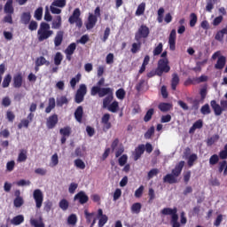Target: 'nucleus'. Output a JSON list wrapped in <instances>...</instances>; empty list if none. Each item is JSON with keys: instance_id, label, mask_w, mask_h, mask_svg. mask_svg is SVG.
Returning a JSON list of instances; mask_svg holds the SVG:
<instances>
[{"instance_id": "obj_16", "label": "nucleus", "mask_w": 227, "mask_h": 227, "mask_svg": "<svg viewBox=\"0 0 227 227\" xmlns=\"http://www.w3.org/2000/svg\"><path fill=\"white\" fill-rule=\"evenodd\" d=\"M184 166H185V161L181 160L179 161L176 167L172 169V175L178 178L179 175H182V169H184Z\"/></svg>"}, {"instance_id": "obj_9", "label": "nucleus", "mask_w": 227, "mask_h": 227, "mask_svg": "<svg viewBox=\"0 0 227 227\" xmlns=\"http://www.w3.org/2000/svg\"><path fill=\"white\" fill-rule=\"evenodd\" d=\"M33 198L35 201V207L42 208V205H43V192H42V190L35 189L33 192Z\"/></svg>"}, {"instance_id": "obj_4", "label": "nucleus", "mask_w": 227, "mask_h": 227, "mask_svg": "<svg viewBox=\"0 0 227 227\" xmlns=\"http://www.w3.org/2000/svg\"><path fill=\"white\" fill-rule=\"evenodd\" d=\"M210 106L214 110L215 116H221V114H223V111H227V100H221L220 106L217 104V101L212 100L210 102Z\"/></svg>"}, {"instance_id": "obj_52", "label": "nucleus", "mask_w": 227, "mask_h": 227, "mask_svg": "<svg viewBox=\"0 0 227 227\" xmlns=\"http://www.w3.org/2000/svg\"><path fill=\"white\" fill-rule=\"evenodd\" d=\"M155 113V110L153 108H150L145 115L144 116V121H145V123H148V121H150V120H152V116H153V114Z\"/></svg>"}, {"instance_id": "obj_23", "label": "nucleus", "mask_w": 227, "mask_h": 227, "mask_svg": "<svg viewBox=\"0 0 227 227\" xmlns=\"http://www.w3.org/2000/svg\"><path fill=\"white\" fill-rule=\"evenodd\" d=\"M16 194V198L14 199L13 204L14 207H16V208H20V207H22V205H24V199H22V197H20V192L17 191L15 192Z\"/></svg>"}, {"instance_id": "obj_26", "label": "nucleus", "mask_w": 227, "mask_h": 227, "mask_svg": "<svg viewBox=\"0 0 227 227\" xmlns=\"http://www.w3.org/2000/svg\"><path fill=\"white\" fill-rule=\"evenodd\" d=\"M142 45H143V43L141 42V40L136 41V43H133L131 44L130 52H132V54H137V52L141 51Z\"/></svg>"}, {"instance_id": "obj_46", "label": "nucleus", "mask_w": 227, "mask_h": 227, "mask_svg": "<svg viewBox=\"0 0 227 227\" xmlns=\"http://www.w3.org/2000/svg\"><path fill=\"white\" fill-rule=\"evenodd\" d=\"M84 215H85L86 223L88 224L91 223L92 220L95 219V213H90L88 212V209L84 210Z\"/></svg>"}, {"instance_id": "obj_36", "label": "nucleus", "mask_w": 227, "mask_h": 227, "mask_svg": "<svg viewBox=\"0 0 227 227\" xmlns=\"http://www.w3.org/2000/svg\"><path fill=\"white\" fill-rule=\"evenodd\" d=\"M150 63V55H145L142 63V66L138 71V74H144L145 70H146V66Z\"/></svg>"}, {"instance_id": "obj_3", "label": "nucleus", "mask_w": 227, "mask_h": 227, "mask_svg": "<svg viewBox=\"0 0 227 227\" xmlns=\"http://www.w3.org/2000/svg\"><path fill=\"white\" fill-rule=\"evenodd\" d=\"M158 77H162V74H168L171 70L169 67V59H160L158 60V66L156 67Z\"/></svg>"}, {"instance_id": "obj_44", "label": "nucleus", "mask_w": 227, "mask_h": 227, "mask_svg": "<svg viewBox=\"0 0 227 227\" xmlns=\"http://www.w3.org/2000/svg\"><path fill=\"white\" fill-rule=\"evenodd\" d=\"M34 17L35 20H42V17H43V8L39 7L35 11Z\"/></svg>"}, {"instance_id": "obj_55", "label": "nucleus", "mask_w": 227, "mask_h": 227, "mask_svg": "<svg viewBox=\"0 0 227 227\" xmlns=\"http://www.w3.org/2000/svg\"><path fill=\"white\" fill-rule=\"evenodd\" d=\"M74 166L78 169H86V163L81 159L74 160Z\"/></svg>"}, {"instance_id": "obj_7", "label": "nucleus", "mask_w": 227, "mask_h": 227, "mask_svg": "<svg viewBox=\"0 0 227 227\" xmlns=\"http://www.w3.org/2000/svg\"><path fill=\"white\" fill-rule=\"evenodd\" d=\"M87 93L88 87H86V84H81L74 96V102H76V104L84 102V97H86Z\"/></svg>"}, {"instance_id": "obj_18", "label": "nucleus", "mask_w": 227, "mask_h": 227, "mask_svg": "<svg viewBox=\"0 0 227 227\" xmlns=\"http://www.w3.org/2000/svg\"><path fill=\"white\" fill-rule=\"evenodd\" d=\"M65 35V32L63 30H59L57 32V35L54 38V45L55 47H59L61 43H63V36Z\"/></svg>"}, {"instance_id": "obj_58", "label": "nucleus", "mask_w": 227, "mask_h": 227, "mask_svg": "<svg viewBox=\"0 0 227 227\" xmlns=\"http://www.w3.org/2000/svg\"><path fill=\"white\" fill-rule=\"evenodd\" d=\"M81 73H78L75 77L72 78L70 81V85L73 88H75V86L77 85V82H79V81H81Z\"/></svg>"}, {"instance_id": "obj_30", "label": "nucleus", "mask_w": 227, "mask_h": 227, "mask_svg": "<svg viewBox=\"0 0 227 227\" xmlns=\"http://www.w3.org/2000/svg\"><path fill=\"white\" fill-rule=\"evenodd\" d=\"M13 0H8L4 5V13L13 14Z\"/></svg>"}, {"instance_id": "obj_37", "label": "nucleus", "mask_w": 227, "mask_h": 227, "mask_svg": "<svg viewBox=\"0 0 227 227\" xmlns=\"http://www.w3.org/2000/svg\"><path fill=\"white\" fill-rule=\"evenodd\" d=\"M219 159H221L220 153L218 154H213L209 158V166H215L219 164Z\"/></svg>"}, {"instance_id": "obj_31", "label": "nucleus", "mask_w": 227, "mask_h": 227, "mask_svg": "<svg viewBox=\"0 0 227 227\" xmlns=\"http://www.w3.org/2000/svg\"><path fill=\"white\" fill-rule=\"evenodd\" d=\"M110 113H118V110L120 109V103L118 101L114 100L110 105H108L107 108Z\"/></svg>"}, {"instance_id": "obj_35", "label": "nucleus", "mask_w": 227, "mask_h": 227, "mask_svg": "<svg viewBox=\"0 0 227 227\" xmlns=\"http://www.w3.org/2000/svg\"><path fill=\"white\" fill-rule=\"evenodd\" d=\"M61 24V16H57L51 23V29H60Z\"/></svg>"}, {"instance_id": "obj_53", "label": "nucleus", "mask_w": 227, "mask_h": 227, "mask_svg": "<svg viewBox=\"0 0 227 227\" xmlns=\"http://www.w3.org/2000/svg\"><path fill=\"white\" fill-rule=\"evenodd\" d=\"M215 3H217V0H207V5H206V12L212 13V10H213Z\"/></svg>"}, {"instance_id": "obj_19", "label": "nucleus", "mask_w": 227, "mask_h": 227, "mask_svg": "<svg viewBox=\"0 0 227 227\" xmlns=\"http://www.w3.org/2000/svg\"><path fill=\"white\" fill-rule=\"evenodd\" d=\"M84 114V110L82 106H78L74 111V118L78 123H82V115Z\"/></svg>"}, {"instance_id": "obj_21", "label": "nucleus", "mask_w": 227, "mask_h": 227, "mask_svg": "<svg viewBox=\"0 0 227 227\" xmlns=\"http://www.w3.org/2000/svg\"><path fill=\"white\" fill-rule=\"evenodd\" d=\"M164 184H178V179L173 174H167L163 177Z\"/></svg>"}, {"instance_id": "obj_27", "label": "nucleus", "mask_w": 227, "mask_h": 227, "mask_svg": "<svg viewBox=\"0 0 227 227\" xmlns=\"http://www.w3.org/2000/svg\"><path fill=\"white\" fill-rule=\"evenodd\" d=\"M20 22H21V24L27 26V24H29V22H31V12H23L20 16Z\"/></svg>"}, {"instance_id": "obj_49", "label": "nucleus", "mask_w": 227, "mask_h": 227, "mask_svg": "<svg viewBox=\"0 0 227 227\" xmlns=\"http://www.w3.org/2000/svg\"><path fill=\"white\" fill-rule=\"evenodd\" d=\"M51 4L57 8H65L67 6V0H54Z\"/></svg>"}, {"instance_id": "obj_12", "label": "nucleus", "mask_w": 227, "mask_h": 227, "mask_svg": "<svg viewBox=\"0 0 227 227\" xmlns=\"http://www.w3.org/2000/svg\"><path fill=\"white\" fill-rule=\"evenodd\" d=\"M168 47L170 51L176 49V30L172 29L168 36Z\"/></svg>"}, {"instance_id": "obj_2", "label": "nucleus", "mask_w": 227, "mask_h": 227, "mask_svg": "<svg viewBox=\"0 0 227 227\" xmlns=\"http://www.w3.org/2000/svg\"><path fill=\"white\" fill-rule=\"evenodd\" d=\"M52 35H54V31L51 30V25L47 22H41L39 29L37 30L38 42L49 40Z\"/></svg>"}, {"instance_id": "obj_42", "label": "nucleus", "mask_w": 227, "mask_h": 227, "mask_svg": "<svg viewBox=\"0 0 227 227\" xmlns=\"http://www.w3.org/2000/svg\"><path fill=\"white\" fill-rule=\"evenodd\" d=\"M146 9V4L145 3H141L138 6L137 9L136 11V15L137 17H141V15L145 14V10Z\"/></svg>"}, {"instance_id": "obj_17", "label": "nucleus", "mask_w": 227, "mask_h": 227, "mask_svg": "<svg viewBox=\"0 0 227 227\" xmlns=\"http://www.w3.org/2000/svg\"><path fill=\"white\" fill-rule=\"evenodd\" d=\"M98 21V18L94 16L93 14L90 13L88 17V22L86 23L87 29H93Z\"/></svg>"}, {"instance_id": "obj_63", "label": "nucleus", "mask_w": 227, "mask_h": 227, "mask_svg": "<svg viewBox=\"0 0 227 227\" xmlns=\"http://www.w3.org/2000/svg\"><path fill=\"white\" fill-rule=\"evenodd\" d=\"M200 113L201 114H210L211 111H210V106H208V104L204 105L201 108H200Z\"/></svg>"}, {"instance_id": "obj_48", "label": "nucleus", "mask_w": 227, "mask_h": 227, "mask_svg": "<svg viewBox=\"0 0 227 227\" xmlns=\"http://www.w3.org/2000/svg\"><path fill=\"white\" fill-rule=\"evenodd\" d=\"M10 82H12V74H8L4 77L2 87L8 88L10 86Z\"/></svg>"}, {"instance_id": "obj_34", "label": "nucleus", "mask_w": 227, "mask_h": 227, "mask_svg": "<svg viewBox=\"0 0 227 227\" xmlns=\"http://www.w3.org/2000/svg\"><path fill=\"white\" fill-rule=\"evenodd\" d=\"M68 98L67 96H61L59 98H57V106L58 107H63V106H68Z\"/></svg>"}, {"instance_id": "obj_5", "label": "nucleus", "mask_w": 227, "mask_h": 227, "mask_svg": "<svg viewBox=\"0 0 227 227\" xmlns=\"http://www.w3.org/2000/svg\"><path fill=\"white\" fill-rule=\"evenodd\" d=\"M148 36H150V28L148 27V26L143 24L135 33V41L139 42V40H146Z\"/></svg>"}, {"instance_id": "obj_29", "label": "nucleus", "mask_w": 227, "mask_h": 227, "mask_svg": "<svg viewBox=\"0 0 227 227\" xmlns=\"http://www.w3.org/2000/svg\"><path fill=\"white\" fill-rule=\"evenodd\" d=\"M22 223H24V215H18L11 220V224H13L14 226H19L20 224H22Z\"/></svg>"}, {"instance_id": "obj_11", "label": "nucleus", "mask_w": 227, "mask_h": 227, "mask_svg": "<svg viewBox=\"0 0 227 227\" xmlns=\"http://www.w3.org/2000/svg\"><path fill=\"white\" fill-rule=\"evenodd\" d=\"M24 82V76L22 75V73H17L13 75L12 78V86L13 88L19 89L22 88V84Z\"/></svg>"}, {"instance_id": "obj_47", "label": "nucleus", "mask_w": 227, "mask_h": 227, "mask_svg": "<svg viewBox=\"0 0 227 227\" xmlns=\"http://www.w3.org/2000/svg\"><path fill=\"white\" fill-rule=\"evenodd\" d=\"M196 160H198V154H196V153L191 154L189 156L188 161H187L189 168H192L194 166V162H196Z\"/></svg>"}, {"instance_id": "obj_43", "label": "nucleus", "mask_w": 227, "mask_h": 227, "mask_svg": "<svg viewBox=\"0 0 227 227\" xmlns=\"http://www.w3.org/2000/svg\"><path fill=\"white\" fill-rule=\"evenodd\" d=\"M77 49V44L75 43H70L67 49L65 50V53H67V54H73L74 55V52H75V50Z\"/></svg>"}, {"instance_id": "obj_57", "label": "nucleus", "mask_w": 227, "mask_h": 227, "mask_svg": "<svg viewBox=\"0 0 227 227\" xmlns=\"http://www.w3.org/2000/svg\"><path fill=\"white\" fill-rule=\"evenodd\" d=\"M164 45L162 43H160L153 50V56H160V54H162Z\"/></svg>"}, {"instance_id": "obj_51", "label": "nucleus", "mask_w": 227, "mask_h": 227, "mask_svg": "<svg viewBox=\"0 0 227 227\" xmlns=\"http://www.w3.org/2000/svg\"><path fill=\"white\" fill-rule=\"evenodd\" d=\"M142 205L139 202H136L131 206L132 214H139L141 212Z\"/></svg>"}, {"instance_id": "obj_61", "label": "nucleus", "mask_w": 227, "mask_h": 227, "mask_svg": "<svg viewBox=\"0 0 227 227\" xmlns=\"http://www.w3.org/2000/svg\"><path fill=\"white\" fill-rule=\"evenodd\" d=\"M227 161L226 160H223L222 161L218 162V172L223 173L226 169Z\"/></svg>"}, {"instance_id": "obj_56", "label": "nucleus", "mask_w": 227, "mask_h": 227, "mask_svg": "<svg viewBox=\"0 0 227 227\" xmlns=\"http://www.w3.org/2000/svg\"><path fill=\"white\" fill-rule=\"evenodd\" d=\"M153 134H155V127L152 126L145 133L144 137H145V139H152V136H153Z\"/></svg>"}, {"instance_id": "obj_13", "label": "nucleus", "mask_w": 227, "mask_h": 227, "mask_svg": "<svg viewBox=\"0 0 227 227\" xmlns=\"http://www.w3.org/2000/svg\"><path fill=\"white\" fill-rule=\"evenodd\" d=\"M74 201H79L80 205H84L87 201H90V197L86 195V192L81 191L76 195H74Z\"/></svg>"}, {"instance_id": "obj_20", "label": "nucleus", "mask_w": 227, "mask_h": 227, "mask_svg": "<svg viewBox=\"0 0 227 227\" xmlns=\"http://www.w3.org/2000/svg\"><path fill=\"white\" fill-rule=\"evenodd\" d=\"M197 129H203V120L199 119L198 121H196L190 128L189 134H194Z\"/></svg>"}, {"instance_id": "obj_54", "label": "nucleus", "mask_w": 227, "mask_h": 227, "mask_svg": "<svg viewBox=\"0 0 227 227\" xmlns=\"http://www.w3.org/2000/svg\"><path fill=\"white\" fill-rule=\"evenodd\" d=\"M198 23V15L196 13L192 12L190 14V27H194L196 24Z\"/></svg>"}, {"instance_id": "obj_45", "label": "nucleus", "mask_w": 227, "mask_h": 227, "mask_svg": "<svg viewBox=\"0 0 227 227\" xmlns=\"http://www.w3.org/2000/svg\"><path fill=\"white\" fill-rule=\"evenodd\" d=\"M59 208H61V210L65 212L68 210V207H70V203H68V200H67L66 199H62L59 203Z\"/></svg>"}, {"instance_id": "obj_22", "label": "nucleus", "mask_w": 227, "mask_h": 227, "mask_svg": "<svg viewBox=\"0 0 227 227\" xmlns=\"http://www.w3.org/2000/svg\"><path fill=\"white\" fill-rule=\"evenodd\" d=\"M178 84H180V77L178 76V74L174 73L171 79V90L176 91V86H178Z\"/></svg>"}, {"instance_id": "obj_64", "label": "nucleus", "mask_w": 227, "mask_h": 227, "mask_svg": "<svg viewBox=\"0 0 227 227\" xmlns=\"http://www.w3.org/2000/svg\"><path fill=\"white\" fill-rule=\"evenodd\" d=\"M220 159L224 160L227 159V144L224 145L223 150L220 151Z\"/></svg>"}, {"instance_id": "obj_14", "label": "nucleus", "mask_w": 227, "mask_h": 227, "mask_svg": "<svg viewBox=\"0 0 227 227\" xmlns=\"http://www.w3.org/2000/svg\"><path fill=\"white\" fill-rule=\"evenodd\" d=\"M98 227H104V225L109 221L107 215H104L102 208L98 210Z\"/></svg>"}, {"instance_id": "obj_60", "label": "nucleus", "mask_w": 227, "mask_h": 227, "mask_svg": "<svg viewBox=\"0 0 227 227\" xmlns=\"http://www.w3.org/2000/svg\"><path fill=\"white\" fill-rule=\"evenodd\" d=\"M115 95H116V98H119V100H123L127 93L125 92L124 89H119L116 90Z\"/></svg>"}, {"instance_id": "obj_59", "label": "nucleus", "mask_w": 227, "mask_h": 227, "mask_svg": "<svg viewBox=\"0 0 227 227\" xmlns=\"http://www.w3.org/2000/svg\"><path fill=\"white\" fill-rule=\"evenodd\" d=\"M219 141V135H213L211 137L207 138V146H212L214 143Z\"/></svg>"}, {"instance_id": "obj_10", "label": "nucleus", "mask_w": 227, "mask_h": 227, "mask_svg": "<svg viewBox=\"0 0 227 227\" xmlns=\"http://www.w3.org/2000/svg\"><path fill=\"white\" fill-rule=\"evenodd\" d=\"M58 121H59L58 118V114H53L50 115L46 120V127L49 129H54L58 125Z\"/></svg>"}, {"instance_id": "obj_32", "label": "nucleus", "mask_w": 227, "mask_h": 227, "mask_svg": "<svg viewBox=\"0 0 227 227\" xmlns=\"http://www.w3.org/2000/svg\"><path fill=\"white\" fill-rule=\"evenodd\" d=\"M30 224L34 227H45V223H43V219L40 217L38 220L35 218L30 219Z\"/></svg>"}, {"instance_id": "obj_25", "label": "nucleus", "mask_w": 227, "mask_h": 227, "mask_svg": "<svg viewBox=\"0 0 227 227\" xmlns=\"http://www.w3.org/2000/svg\"><path fill=\"white\" fill-rule=\"evenodd\" d=\"M226 65V57L220 56L216 61V64L215 65V68L216 70H223Z\"/></svg>"}, {"instance_id": "obj_28", "label": "nucleus", "mask_w": 227, "mask_h": 227, "mask_svg": "<svg viewBox=\"0 0 227 227\" xmlns=\"http://www.w3.org/2000/svg\"><path fill=\"white\" fill-rule=\"evenodd\" d=\"M56 107V99L54 98H50L48 100V106L45 108L46 114H49L52 109Z\"/></svg>"}, {"instance_id": "obj_62", "label": "nucleus", "mask_w": 227, "mask_h": 227, "mask_svg": "<svg viewBox=\"0 0 227 227\" xmlns=\"http://www.w3.org/2000/svg\"><path fill=\"white\" fill-rule=\"evenodd\" d=\"M148 196V203L151 205V203H153V200H155V191L153 188H149Z\"/></svg>"}, {"instance_id": "obj_1", "label": "nucleus", "mask_w": 227, "mask_h": 227, "mask_svg": "<svg viewBox=\"0 0 227 227\" xmlns=\"http://www.w3.org/2000/svg\"><path fill=\"white\" fill-rule=\"evenodd\" d=\"M90 95L92 97H96V95H98L99 98H103V109H107L111 105V102L114 100V90L110 87H92L90 90Z\"/></svg>"}, {"instance_id": "obj_33", "label": "nucleus", "mask_w": 227, "mask_h": 227, "mask_svg": "<svg viewBox=\"0 0 227 227\" xmlns=\"http://www.w3.org/2000/svg\"><path fill=\"white\" fill-rule=\"evenodd\" d=\"M43 65H46L47 67H49L51 65V62H49V60H47V59H45V57L41 56V57L36 59L35 66L36 67H43Z\"/></svg>"}, {"instance_id": "obj_39", "label": "nucleus", "mask_w": 227, "mask_h": 227, "mask_svg": "<svg viewBox=\"0 0 227 227\" xmlns=\"http://www.w3.org/2000/svg\"><path fill=\"white\" fill-rule=\"evenodd\" d=\"M18 162H26L27 160V151L22 149L18 156Z\"/></svg>"}, {"instance_id": "obj_50", "label": "nucleus", "mask_w": 227, "mask_h": 227, "mask_svg": "<svg viewBox=\"0 0 227 227\" xmlns=\"http://www.w3.org/2000/svg\"><path fill=\"white\" fill-rule=\"evenodd\" d=\"M67 224L71 226H75L77 224V215L71 214L67 218Z\"/></svg>"}, {"instance_id": "obj_15", "label": "nucleus", "mask_w": 227, "mask_h": 227, "mask_svg": "<svg viewBox=\"0 0 227 227\" xmlns=\"http://www.w3.org/2000/svg\"><path fill=\"white\" fill-rule=\"evenodd\" d=\"M109 120H111V114H105L101 118L103 130H105V131L109 130V129H111V127H113V125L111 124V121H109Z\"/></svg>"}, {"instance_id": "obj_8", "label": "nucleus", "mask_w": 227, "mask_h": 227, "mask_svg": "<svg viewBox=\"0 0 227 227\" xmlns=\"http://www.w3.org/2000/svg\"><path fill=\"white\" fill-rule=\"evenodd\" d=\"M178 209L176 207L171 208V207H164L161 211L160 214L162 215H171V221L170 223H178Z\"/></svg>"}, {"instance_id": "obj_40", "label": "nucleus", "mask_w": 227, "mask_h": 227, "mask_svg": "<svg viewBox=\"0 0 227 227\" xmlns=\"http://www.w3.org/2000/svg\"><path fill=\"white\" fill-rule=\"evenodd\" d=\"M53 61L56 67H59V65H61V61H63V54L58 51L54 56Z\"/></svg>"}, {"instance_id": "obj_24", "label": "nucleus", "mask_w": 227, "mask_h": 227, "mask_svg": "<svg viewBox=\"0 0 227 227\" xmlns=\"http://www.w3.org/2000/svg\"><path fill=\"white\" fill-rule=\"evenodd\" d=\"M145 153V145H139L135 149V154H134V160H138V159H141V155Z\"/></svg>"}, {"instance_id": "obj_41", "label": "nucleus", "mask_w": 227, "mask_h": 227, "mask_svg": "<svg viewBox=\"0 0 227 227\" xmlns=\"http://www.w3.org/2000/svg\"><path fill=\"white\" fill-rule=\"evenodd\" d=\"M59 134L64 137H70V134H72V128H70L69 126L61 128L59 129Z\"/></svg>"}, {"instance_id": "obj_38", "label": "nucleus", "mask_w": 227, "mask_h": 227, "mask_svg": "<svg viewBox=\"0 0 227 227\" xmlns=\"http://www.w3.org/2000/svg\"><path fill=\"white\" fill-rule=\"evenodd\" d=\"M158 109L161 111V113H168L171 109V104L169 103H160L158 106Z\"/></svg>"}, {"instance_id": "obj_6", "label": "nucleus", "mask_w": 227, "mask_h": 227, "mask_svg": "<svg viewBox=\"0 0 227 227\" xmlns=\"http://www.w3.org/2000/svg\"><path fill=\"white\" fill-rule=\"evenodd\" d=\"M69 24H75L76 27H82V20L81 19V9L75 8L73 14L68 19Z\"/></svg>"}]
</instances>
